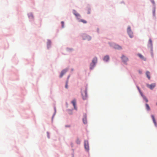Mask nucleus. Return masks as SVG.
<instances>
[{
    "label": "nucleus",
    "instance_id": "obj_1",
    "mask_svg": "<svg viewBox=\"0 0 157 157\" xmlns=\"http://www.w3.org/2000/svg\"><path fill=\"white\" fill-rule=\"evenodd\" d=\"M97 61V58H94L92 60V63L90 64V69H92L95 66V63Z\"/></svg>",
    "mask_w": 157,
    "mask_h": 157
},
{
    "label": "nucleus",
    "instance_id": "obj_2",
    "mask_svg": "<svg viewBox=\"0 0 157 157\" xmlns=\"http://www.w3.org/2000/svg\"><path fill=\"white\" fill-rule=\"evenodd\" d=\"M82 98L83 100H86L87 98V93L86 90H85L83 93H82Z\"/></svg>",
    "mask_w": 157,
    "mask_h": 157
},
{
    "label": "nucleus",
    "instance_id": "obj_3",
    "mask_svg": "<svg viewBox=\"0 0 157 157\" xmlns=\"http://www.w3.org/2000/svg\"><path fill=\"white\" fill-rule=\"evenodd\" d=\"M84 144L86 150L88 151L89 150V146L88 141L86 140H85Z\"/></svg>",
    "mask_w": 157,
    "mask_h": 157
},
{
    "label": "nucleus",
    "instance_id": "obj_4",
    "mask_svg": "<svg viewBox=\"0 0 157 157\" xmlns=\"http://www.w3.org/2000/svg\"><path fill=\"white\" fill-rule=\"evenodd\" d=\"M147 86L151 90H152L155 87V84L154 83L151 85L147 84Z\"/></svg>",
    "mask_w": 157,
    "mask_h": 157
},
{
    "label": "nucleus",
    "instance_id": "obj_5",
    "mask_svg": "<svg viewBox=\"0 0 157 157\" xmlns=\"http://www.w3.org/2000/svg\"><path fill=\"white\" fill-rule=\"evenodd\" d=\"M73 13L77 17L78 19L81 17L80 15L78 13L76 12V11L75 10H73Z\"/></svg>",
    "mask_w": 157,
    "mask_h": 157
},
{
    "label": "nucleus",
    "instance_id": "obj_6",
    "mask_svg": "<svg viewBox=\"0 0 157 157\" xmlns=\"http://www.w3.org/2000/svg\"><path fill=\"white\" fill-rule=\"evenodd\" d=\"M71 103L73 104V105L74 107V108L75 109V110H77V107L76 106V99H74V100H73L71 101Z\"/></svg>",
    "mask_w": 157,
    "mask_h": 157
},
{
    "label": "nucleus",
    "instance_id": "obj_7",
    "mask_svg": "<svg viewBox=\"0 0 157 157\" xmlns=\"http://www.w3.org/2000/svg\"><path fill=\"white\" fill-rule=\"evenodd\" d=\"M67 69H65L63 70L61 72L60 75V77L61 78L63 75L67 72Z\"/></svg>",
    "mask_w": 157,
    "mask_h": 157
},
{
    "label": "nucleus",
    "instance_id": "obj_8",
    "mask_svg": "<svg viewBox=\"0 0 157 157\" xmlns=\"http://www.w3.org/2000/svg\"><path fill=\"white\" fill-rule=\"evenodd\" d=\"M122 60L123 62L125 63L128 60V58L124 56V55H122L121 57Z\"/></svg>",
    "mask_w": 157,
    "mask_h": 157
},
{
    "label": "nucleus",
    "instance_id": "obj_9",
    "mask_svg": "<svg viewBox=\"0 0 157 157\" xmlns=\"http://www.w3.org/2000/svg\"><path fill=\"white\" fill-rule=\"evenodd\" d=\"M83 37L84 40H90L91 39L90 36H87L86 35H84Z\"/></svg>",
    "mask_w": 157,
    "mask_h": 157
},
{
    "label": "nucleus",
    "instance_id": "obj_10",
    "mask_svg": "<svg viewBox=\"0 0 157 157\" xmlns=\"http://www.w3.org/2000/svg\"><path fill=\"white\" fill-rule=\"evenodd\" d=\"M113 47L116 49H121V46H119V45L116 44H113Z\"/></svg>",
    "mask_w": 157,
    "mask_h": 157
},
{
    "label": "nucleus",
    "instance_id": "obj_11",
    "mask_svg": "<svg viewBox=\"0 0 157 157\" xmlns=\"http://www.w3.org/2000/svg\"><path fill=\"white\" fill-rule=\"evenodd\" d=\"M151 117L154 124L155 126H156L157 124L154 116L152 115Z\"/></svg>",
    "mask_w": 157,
    "mask_h": 157
},
{
    "label": "nucleus",
    "instance_id": "obj_12",
    "mask_svg": "<svg viewBox=\"0 0 157 157\" xmlns=\"http://www.w3.org/2000/svg\"><path fill=\"white\" fill-rule=\"evenodd\" d=\"M78 21L79 22H82L84 24H86L87 23V21L84 19H81L79 18L78 19Z\"/></svg>",
    "mask_w": 157,
    "mask_h": 157
},
{
    "label": "nucleus",
    "instance_id": "obj_13",
    "mask_svg": "<svg viewBox=\"0 0 157 157\" xmlns=\"http://www.w3.org/2000/svg\"><path fill=\"white\" fill-rule=\"evenodd\" d=\"M109 59V57L108 56H105L103 59V60L105 61H107Z\"/></svg>",
    "mask_w": 157,
    "mask_h": 157
},
{
    "label": "nucleus",
    "instance_id": "obj_14",
    "mask_svg": "<svg viewBox=\"0 0 157 157\" xmlns=\"http://www.w3.org/2000/svg\"><path fill=\"white\" fill-rule=\"evenodd\" d=\"M146 75L147 78H148L149 79H150V74L149 71H147L146 72Z\"/></svg>",
    "mask_w": 157,
    "mask_h": 157
},
{
    "label": "nucleus",
    "instance_id": "obj_15",
    "mask_svg": "<svg viewBox=\"0 0 157 157\" xmlns=\"http://www.w3.org/2000/svg\"><path fill=\"white\" fill-rule=\"evenodd\" d=\"M83 123L84 124H86L87 123V121H86V116H84V117L83 118Z\"/></svg>",
    "mask_w": 157,
    "mask_h": 157
},
{
    "label": "nucleus",
    "instance_id": "obj_16",
    "mask_svg": "<svg viewBox=\"0 0 157 157\" xmlns=\"http://www.w3.org/2000/svg\"><path fill=\"white\" fill-rule=\"evenodd\" d=\"M141 95L143 97V98L145 101L146 102H147L148 101V100L146 97L143 95V94H141Z\"/></svg>",
    "mask_w": 157,
    "mask_h": 157
},
{
    "label": "nucleus",
    "instance_id": "obj_17",
    "mask_svg": "<svg viewBox=\"0 0 157 157\" xmlns=\"http://www.w3.org/2000/svg\"><path fill=\"white\" fill-rule=\"evenodd\" d=\"M128 35H129L130 37L131 38H132L133 36V33L132 31H130L129 32H128Z\"/></svg>",
    "mask_w": 157,
    "mask_h": 157
},
{
    "label": "nucleus",
    "instance_id": "obj_18",
    "mask_svg": "<svg viewBox=\"0 0 157 157\" xmlns=\"http://www.w3.org/2000/svg\"><path fill=\"white\" fill-rule=\"evenodd\" d=\"M146 109L147 110H150V108L147 104H146Z\"/></svg>",
    "mask_w": 157,
    "mask_h": 157
},
{
    "label": "nucleus",
    "instance_id": "obj_19",
    "mask_svg": "<svg viewBox=\"0 0 157 157\" xmlns=\"http://www.w3.org/2000/svg\"><path fill=\"white\" fill-rule=\"evenodd\" d=\"M148 44L150 46H152V41L151 39H150L149 40Z\"/></svg>",
    "mask_w": 157,
    "mask_h": 157
},
{
    "label": "nucleus",
    "instance_id": "obj_20",
    "mask_svg": "<svg viewBox=\"0 0 157 157\" xmlns=\"http://www.w3.org/2000/svg\"><path fill=\"white\" fill-rule=\"evenodd\" d=\"M76 143L77 144H79L80 143V140L79 139H77L76 140Z\"/></svg>",
    "mask_w": 157,
    "mask_h": 157
},
{
    "label": "nucleus",
    "instance_id": "obj_21",
    "mask_svg": "<svg viewBox=\"0 0 157 157\" xmlns=\"http://www.w3.org/2000/svg\"><path fill=\"white\" fill-rule=\"evenodd\" d=\"M51 44V41L50 40H48L47 42V46L48 48H49Z\"/></svg>",
    "mask_w": 157,
    "mask_h": 157
},
{
    "label": "nucleus",
    "instance_id": "obj_22",
    "mask_svg": "<svg viewBox=\"0 0 157 157\" xmlns=\"http://www.w3.org/2000/svg\"><path fill=\"white\" fill-rule=\"evenodd\" d=\"M137 89H138V90H139V92L140 93V94L141 95V94H142V93L141 92V90H140V88L138 86H137Z\"/></svg>",
    "mask_w": 157,
    "mask_h": 157
},
{
    "label": "nucleus",
    "instance_id": "obj_23",
    "mask_svg": "<svg viewBox=\"0 0 157 157\" xmlns=\"http://www.w3.org/2000/svg\"><path fill=\"white\" fill-rule=\"evenodd\" d=\"M138 56L140 58L143 59H144V57L141 54H139Z\"/></svg>",
    "mask_w": 157,
    "mask_h": 157
},
{
    "label": "nucleus",
    "instance_id": "obj_24",
    "mask_svg": "<svg viewBox=\"0 0 157 157\" xmlns=\"http://www.w3.org/2000/svg\"><path fill=\"white\" fill-rule=\"evenodd\" d=\"M130 31H131V28L130 27H128L127 29V32H129Z\"/></svg>",
    "mask_w": 157,
    "mask_h": 157
},
{
    "label": "nucleus",
    "instance_id": "obj_25",
    "mask_svg": "<svg viewBox=\"0 0 157 157\" xmlns=\"http://www.w3.org/2000/svg\"><path fill=\"white\" fill-rule=\"evenodd\" d=\"M61 24H62V27L63 28L64 27V23L63 21H62L61 22Z\"/></svg>",
    "mask_w": 157,
    "mask_h": 157
},
{
    "label": "nucleus",
    "instance_id": "obj_26",
    "mask_svg": "<svg viewBox=\"0 0 157 157\" xmlns=\"http://www.w3.org/2000/svg\"><path fill=\"white\" fill-rule=\"evenodd\" d=\"M90 9H88V12H87V13L89 14H90Z\"/></svg>",
    "mask_w": 157,
    "mask_h": 157
},
{
    "label": "nucleus",
    "instance_id": "obj_27",
    "mask_svg": "<svg viewBox=\"0 0 157 157\" xmlns=\"http://www.w3.org/2000/svg\"><path fill=\"white\" fill-rule=\"evenodd\" d=\"M67 82H68L67 81L66 82V85H65V87L66 88H67V86H67Z\"/></svg>",
    "mask_w": 157,
    "mask_h": 157
},
{
    "label": "nucleus",
    "instance_id": "obj_28",
    "mask_svg": "<svg viewBox=\"0 0 157 157\" xmlns=\"http://www.w3.org/2000/svg\"><path fill=\"white\" fill-rule=\"evenodd\" d=\"M139 71V73L140 74H141V73H142V71H140V70H139V71Z\"/></svg>",
    "mask_w": 157,
    "mask_h": 157
},
{
    "label": "nucleus",
    "instance_id": "obj_29",
    "mask_svg": "<svg viewBox=\"0 0 157 157\" xmlns=\"http://www.w3.org/2000/svg\"><path fill=\"white\" fill-rule=\"evenodd\" d=\"M156 105H157V103H156Z\"/></svg>",
    "mask_w": 157,
    "mask_h": 157
}]
</instances>
